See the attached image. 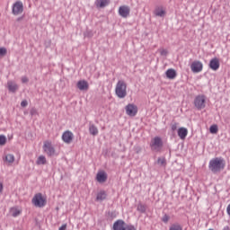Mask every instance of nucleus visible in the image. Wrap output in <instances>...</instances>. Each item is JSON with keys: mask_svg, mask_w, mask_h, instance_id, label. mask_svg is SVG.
Segmentation results:
<instances>
[{"mask_svg": "<svg viewBox=\"0 0 230 230\" xmlns=\"http://www.w3.org/2000/svg\"><path fill=\"white\" fill-rule=\"evenodd\" d=\"M224 161L218 158H215L209 162L208 168L213 173H218L221 170H224Z\"/></svg>", "mask_w": 230, "mask_h": 230, "instance_id": "nucleus-1", "label": "nucleus"}, {"mask_svg": "<svg viewBox=\"0 0 230 230\" xmlns=\"http://www.w3.org/2000/svg\"><path fill=\"white\" fill-rule=\"evenodd\" d=\"M115 94L118 98H125L127 96V83L119 80L115 87Z\"/></svg>", "mask_w": 230, "mask_h": 230, "instance_id": "nucleus-2", "label": "nucleus"}, {"mask_svg": "<svg viewBox=\"0 0 230 230\" xmlns=\"http://www.w3.org/2000/svg\"><path fill=\"white\" fill-rule=\"evenodd\" d=\"M46 202H47L46 199H44V197H42V193H37L32 198V204L36 208H44V206H46Z\"/></svg>", "mask_w": 230, "mask_h": 230, "instance_id": "nucleus-3", "label": "nucleus"}, {"mask_svg": "<svg viewBox=\"0 0 230 230\" xmlns=\"http://www.w3.org/2000/svg\"><path fill=\"white\" fill-rule=\"evenodd\" d=\"M194 106L198 111H202V109H206V96L205 95H198L194 99Z\"/></svg>", "mask_w": 230, "mask_h": 230, "instance_id": "nucleus-4", "label": "nucleus"}, {"mask_svg": "<svg viewBox=\"0 0 230 230\" xmlns=\"http://www.w3.org/2000/svg\"><path fill=\"white\" fill-rule=\"evenodd\" d=\"M152 150H155V152H159L163 148V139L160 137H155L151 145Z\"/></svg>", "mask_w": 230, "mask_h": 230, "instance_id": "nucleus-5", "label": "nucleus"}, {"mask_svg": "<svg viewBox=\"0 0 230 230\" xmlns=\"http://www.w3.org/2000/svg\"><path fill=\"white\" fill-rule=\"evenodd\" d=\"M43 150L49 157H53L55 155V147H53V145H51V142L49 141H45L43 145Z\"/></svg>", "mask_w": 230, "mask_h": 230, "instance_id": "nucleus-6", "label": "nucleus"}, {"mask_svg": "<svg viewBox=\"0 0 230 230\" xmlns=\"http://www.w3.org/2000/svg\"><path fill=\"white\" fill-rule=\"evenodd\" d=\"M190 69L192 73H200L204 69V65H202V62L196 60L191 63Z\"/></svg>", "mask_w": 230, "mask_h": 230, "instance_id": "nucleus-7", "label": "nucleus"}, {"mask_svg": "<svg viewBox=\"0 0 230 230\" xmlns=\"http://www.w3.org/2000/svg\"><path fill=\"white\" fill-rule=\"evenodd\" d=\"M24 10V6L22 5V2L18 1L13 5V15H19V13H22Z\"/></svg>", "mask_w": 230, "mask_h": 230, "instance_id": "nucleus-8", "label": "nucleus"}, {"mask_svg": "<svg viewBox=\"0 0 230 230\" xmlns=\"http://www.w3.org/2000/svg\"><path fill=\"white\" fill-rule=\"evenodd\" d=\"M119 15H120V17H123V19H127V17L130 15V7H128V5H121L119 8Z\"/></svg>", "mask_w": 230, "mask_h": 230, "instance_id": "nucleus-9", "label": "nucleus"}, {"mask_svg": "<svg viewBox=\"0 0 230 230\" xmlns=\"http://www.w3.org/2000/svg\"><path fill=\"white\" fill-rule=\"evenodd\" d=\"M126 114L131 117L136 116V114H137V106L134 104H128L126 106Z\"/></svg>", "mask_w": 230, "mask_h": 230, "instance_id": "nucleus-10", "label": "nucleus"}, {"mask_svg": "<svg viewBox=\"0 0 230 230\" xmlns=\"http://www.w3.org/2000/svg\"><path fill=\"white\" fill-rule=\"evenodd\" d=\"M73 137H75V136L73 135V132L69 130L65 131L62 135V139L64 143H66L67 145L73 142Z\"/></svg>", "mask_w": 230, "mask_h": 230, "instance_id": "nucleus-11", "label": "nucleus"}, {"mask_svg": "<svg viewBox=\"0 0 230 230\" xmlns=\"http://www.w3.org/2000/svg\"><path fill=\"white\" fill-rule=\"evenodd\" d=\"M209 67L212 69V71H218L220 67V60H218L217 58H214L209 62Z\"/></svg>", "mask_w": 230, "mask_h": 230, "instance_id": "nucleus-12", "label": "nucleus"}, {"mask_svg": "<svg viewBox=\"0 0 230 230\" xmlns=\"http://www.w3.org/2000/svg\"><path fill=\"white\" fill-rule=\"evenodd\" d=\"M76 87L79 91H89V83L85 80H80L77 82Z\"/></svg>", "mask_w": 230, "mask_h": 230, "instance_id": "nucleus-13", "label": "nucleus"}, {"mask_svg": "<svg viewBox=\"0 0 230 230\" xmlns=\"http://www.w3.org/2000/svg\"><path fill=\"white\" fill-rule=\"evenodd\" d=\"M107 172L105 171H101L97 172L96 179L98 182H106L107 181Z\"/></svg>", "mask_w": 230, "mask_h": 230, "instance_id": "nucleus-14", "label": "nucleus"}, {"mask_svg": "<svg viewBox=\"0 0 230 230\" xmlns=\"http://www.w3.org/2000/svg\"><path fill=\"white\" fill-rule=\"evenodd\" d=\"M113 230H125V221L119 219L113 224Z\"/></svg>", "mask_w": 230, "mask_h": 230, "instance_id": "nucleus-15", "label": "nucleus"}, {"mask_svg": "<svg viewBox=\"0 0 230 230\" xmlns=\"http://www.w3.org/2000/svg\"><path fill=\"white\" fill-rule=\"evenodd\" d=\"M111 4V0H96L95 5L97 8H105V6H109Z\"/></svg>", "mask_w": 230, "mask_h": 230, "instance_id": "nucleus-16", "label": "nucleus"}, {"mask_svg": "<svg viewBox=\"0 0 230 230\" xmlns=\"http://www.w3.org/2000/svg\"><path fill=\"white\" fill-rule=\"evenodd\" d=\"M166 77L169 78V80H173L177 76V72L173 68H169L165 72Z\"/></svg>", "mask_w": 230, "mask_h": 230, "instance_id": "nucleus-17", "label": "nucleus"}, {"mask_svg": "<svg viewBox=\"0 0 230 230\" xmlns=\"http://www.w3.org/2000/svg\"><path fill=\"white\" fill-rule=\"evenodd\" d=\"M7 89L10 91V93H16L17 90L19 89V86L17 85V84L12 82V81H8L7 82Z\"/></svg>", "mask_w": 230, "mask_h": 230, "instance_id": "nucleus-18", "label": "nucleus"}, {"mask_svg": "<svg viewBox=\"0 0 230 230\" xmlns=\"http://www.w3.org/2000/svg\"><path fill=\"white\" fill-rule=\"evenodd\" d=\"M178 136L180 139H186V136H188V129L186 128H180L178 129Z\"/></svg>", "mask_w": 230, "mask_h": 230, "instance_id": "nucleus-19", "label": "nucleus"}, {"mask_svg": "<svg viewBox=\"0 0 230 230\" xmlns=\"http://www.w3.org/2000/svg\"><path fill=\"white\" fill-rule=\"evenodd\" d=\"M155 15L156 17H164V15H166V11H164L163 7H156L155 10Z\"/></svg>", "mask_w": 230, "mask_h": 230, "instance_id": "nucleus-20", "label": "nucleus"}, {"mask_svg": "<svg viewBox=\"0 0 230 230\" xmlns=\"http://www.w3.org/2000/svg\"><path fill=\"white\" fill-rule=\"evenodd\" d=\"M107 199V192L105 190H101L100 192L97 193L96 196V200H105Z\"/></svg>", "mask_w": 230, "mask_h": 230, "instance_id": "nucleus-21", "label": "nucleus"}, {"mask_svg": "<svg viewBox=\"0 0 230 230\" xmlns=\"http://www.w3.org/2000/svg\"><path fill=\"white\" fill-rule=\"evenodd\" d=\"M89 132L91 136H98V128L94 126V124L90 125L89 127Z\"/></svg>", "mask_w": 230, "mask_h": 230, "instance_id": "nucleus-22", "label": "nucleus"}, {"mask_svg": "<svg viewBox=\"0 0 230 230\" xmlns=\"http://www.w3.org/2000/svg\"><path fill=\"white\" fill-rule=\"evenodd\" d=\"M4 161H6V163H9V164H12L15 161V156H13V155L12 154H8L5 155Z\"/></svg>", "mask_w": 230, "mask_h": 230, "instance_id": "nucleus-23", "label": "nucleus"}, {"mask_svg": "<svg viewBox=\"0 0 230 230\" xmlns=\"http://www.w3.org/2000/svg\"><path fill=\"white\" fill-rule=\"evenodd\" d=\"M46 163H47L46 156H44V155L39 156L36 161V164H38V165L46 164Z\"/></svg>", "mask_w": 230, "mask_h": 230, "instance_id": "nucleus-24", "label": "nucleus"}, {"mask_svg": "<svg viewBox=\"0 0 230 230\" xmlns=\"http://www.w3.org/2000/svg\"><path fill=\"white\" fill-rule=\"evenodd\" d=\"M169 230H182V226L179 223L172 224Z\"/></svg>", "mask_w": 230, "mask_h": 230, "instance_id": "nucleus-25", "label": "nucleus"}, {"mask_svg": "<svg viewBox=\"0 0 230 230\" xmlns=\"http://www.w3.org/2000/svg\"><path fill=\"white\" fill-rule=\"evenodd\" d=\"M137 209L140 213H146V207L143 204H138Z\"/></svg>", "mask_w": 230, "mask_h": 230, "instance_id": "nucleus-26", "label": "nucleus"}, {"mask_svg": "<svg viewBox=\"0 0 230 230\" xmlns=\"http://www.w3.org/2000/svg\"><path fill=\"white\" fill-rule=\"evenodd\" d=\"M4 145H6V137L0 135V146H4Z\"/></svg>", "mask_w": 230, "mask_h": 230, "instance_id": "nucleus-27", "label": "nucleus"}, {"mask_svg": "<svg viewBox=\"0 0 230 230\" xmlns=\"http://www.w3.org/2000/svg\"><path fill=\"white\" fill-rule=\"evenodd\" d=\"M209 130H210V134H217V132H218V126L212 125Z\"/></svg>", "mask_w": 230, "mask_h": 230, "instance_id": "nucleus-28", "label": "nucleus"}, {"mask_svg": "<svg viewBox=\"0 0 230 230\" xmlns=\"http://www.w3.org/2000/svg\"><path fill=\"white\" fill-rule=\"evenodd\" d=\"M6 53H8V50L6 48L3 47L0 48V57H6Z\"/></svg>", "mask_w": 230, "mask_h": 230, "instance_id": "nucleus-29", "label": "nucleus"}, {"mask_svg": "<svg viewBox=\"0 0 230 230\" xmlns=\"http://www.w3.org/2000/svg\"><path fill=\"white\" fill-rule=\"evenodd\" d=\"M124 229L125 230H137L136 226H134V225H127V223H125Z\"/></svg>", "mask_w": 230, "mask_h": 230, "instance_id": "nucleus-30", "label": "nucleus"}, {"mask_svg": "<svg viewBox=\"0 0 230 230\" xmlns=\"http://www.w3.org/2000/svg\"><path fill=\"white\" fill-rule=\"evenodd\" d=\"M160 55L162 57H167L168 56V50L164 49H159Z\"/></svg>", "mask_w": 230, "mask_h": 230, "instance_id": "nucleus-31", "label": "nucleus"}, {"mask_svg": "<svg viewBox=\"0 0 230 230\" xmlns=\"http://www.w3.org/2000/svg\"><path fill=\"white\" fill-rule=\"evenodd\" d=\"M19 215H21V210H19V209H13L12 210V216L13 217H19Z\"/></svg>", "mask_w": 230, "mask_h": 230, "instance_id": "nucleus-32", "label": "nucleus"}, {"mask_svg": "<svg viewBox=\"0 0 230 230\" xmlns=\"http://www.w3.org/2000/svg\"><path fill=\"white\" fill-rule=\"evenodd\" d=\"M30 114H31V116H37V114H39V112L37 111L36 108H31L30 111Z\"/></svg>", "mask_w": 230, "mask_h": 230, "instance_id": "nucleus-33", "label": "nucleus"}, {"mask_svg": "<svg viewBox=\"0 0 230 230\" xmlns=\"http://www.w3.org/2000/svg\"><path fill=\"white\" fill-rule=\"evenodd\" d=\"M170 220V216L168 215H164L163 217H162V221L164 223V224H168V221Z\"/></svg>", "mask_w": 230, "mask_h": 230, "instance_id": "nucleus-34", "label": "nucleus"}, {"mask_svg": "<svg viewBox=\"0 0 230 230\" xmlns=\"http://www.w3.org/2000/svg\"><path fill=\"white\" fill-rule=\"evenodd\" d=\"M157 163H158V164H161L163 166V165L166 164V159L158 158Z\"/></svg>", "mask_w": 230, "mask_h": 230, "instance_id": "nucleus-35", "label": "nucleus"}, {"mask_svg": "<svg viewBox=\"0 0 230 230\" xmlns=\"http://www.w3.org/2000/svg\"><path fill=\"white\" fill-rule=\"evenodd\" d=\"M177 125H179L177 122L172 124L171 128L172 132H175V130H177Z\"/></svg>", "mask_w": 230, "mask_h": 230, "instance_id": "nucleus-36", "label": "nucleus"}, {"mask_svg": "<svg viewBox=\"0 0 230 230\" xmlns=\"http://www.w3.org/2000/svg\"><path fill=\"white\" fill-rule=\"evenodd\" d=\"M21 107H28V101L23 100V101L21 102Z\"/></svg>", "mask_w": 230, "mask_h": 230, "instance_id": "nucleus-37", "label": "nucleus"}, {"mask_svg": "<svg viewBox=\"0 0 230 230\" xmlns=\"http://www.w3.org/2000/svg\"><path fill=\"white\" fill-rule=\"evenodd\" d=\"M84 37H88V38L93 37V31H86V32L84 33Z\"/></svg>", "mask_w": 230, "mask_h": 230, "instance_id": "nucleus-38", "label": "nucleus"}, {"mask_svg": "<svg viewBox=\"0 0 230 230\" xmlns=\"http://www.w3.org/2000/svg\"><path fill=\"white\" fill-rule=\"evenodd\" d=\"M29 81L30 80L28 79V77H26V76L22 77V84H28Z\"/></svg>", "mask_w": 230, "mask_h": 230, "instance_id": "nucleus-39", "label": "nucleus"}, {"mask_svg": "<svg viewBox=\"0 0 230 230\" xmlns=\"http://www.w3.org/2000/svg\"><path fill=\"white\" fill-rule=\"evenodd\" d=\"M66 229H67V224L62 225V226L59 227L58 230H66Z\"/></svg>", "mask_w": 230, "mask_h": 230, "instance_id": "nucleus-40", "label": "nucleus"}, {"mask_svg": "<svg viewBox=\"0 0 230 230\" xmlns=\"http://www.w3.org/2000/svg\"><path fill=\"white\" fill-rule=\"evenodd\" d=\"M3 190H4V187L3 185V182H0V193H3Z\"/></svg>", "mask_w": 230, "mask_h": 230, "instance_id": "nucleus-41", "label": "nucleus"}, {"mask_svg": "<svg viewBox=\"0 0 230 230\" xmlns=\"http://www.w3.org/2000/svg\"><path fill=\"white\" fill-rule=\"evenodd\" d=\"M135 151H136L137 154H139V152H141V148L139 146H137L135 148Z\"/></svg>", "mask_w": 230, "mask_h": 230, "instance_id": "nucleus-42", "label": "nucleus"}, {"mask_svg": "<svg viewBox=\"0 0 230 230\" xmlns=\"http://www.w3.org/2000/svg\"><path fill=\"white\" fill-rule=\"evenodd\" d=\"M226 211H227V214L230 216V204L228 205Z\"/></svg>", "mask_w": 230, "mask_h": 230, "instance_id": "nucleus-43", "label": "nucleus"}, {"mask_svg": "<svg viewBox=\"0 0 230 230\" xmlns=\"http://www.w3.org/2000/svg\"><path fill=\"white\" fill-rule=\"evenodd\" d=\"M223 230H230V228H229V226H225L224 228H223Z\"/></svg>", "mask_w": 230, "mask_h": 230, "instance_id": "nucleus-44", "label": "nucleus"}]
</instances>
